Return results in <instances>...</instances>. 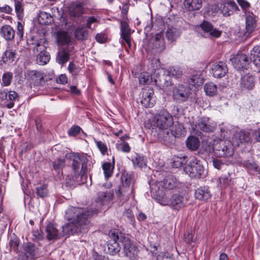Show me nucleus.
<instances>
[{
	"label": "nucleus",
	"mask_w": 260,
	"mask_h": 260,
	"mask_svg": "<svg viewBox=\"0 0 260 260\" xmlns=\"http://www.w3.org/2000/svg\"><path fill=\"white\" fill-rule=\"evenodd\" d=\"M72 161L71 167L73 171V185H80L86 182L87 176V164L88 160L87 154L84 153H72L67 156Z\"/></svg>",
	"instance_id": "nucleus-1"
},
{
	"label": "nucleus",
	"mask_w": 260,
	"mask_h": 260,
	"mask_svg": "<svg viewBox=\"0 0 260 260\" xmlns=\"http://www.w3.org/2000/svg\"><path fill=\"white\" fill-rule=\"evenodd\" d=\"M154 125L159 129L164 130V141L166 143H170L174 137L173 132L168 128L173 124L172 115L166 110H162L157 113L154 117Z\"/></svg>",
	"instance_id": "nucleus-2"
},
{
	"label": "nucleus",
	"mask_w": 260,
	"mask_h": 260,
	"mask_svg": "<svg viewBox=\"0 0 260 260\" xmlns=\"http://www.w3.org/2000/svg\"><path fill=\"white\" fill-rule=\"evenodd\" d=\"M98 211L96 209H89L71 207L67 209L65 217L69 221L82 223L84 219L90 221L89 218L94 214H96Z\"/></svg>",
	"instance_id": "nucleus-3"
},
{
	"label": "nucleus",
	"mask_w": 260,
	"mask_h": 260,
	"mask_svg": "<svg viewBox=\"0 0 260 260\" xmlns=\"http://www.w3.org/2000/svg\"><path fill=\"white\" fill-rule=\"evenodd\" d=\"M157 200L161 205L169 206L177 210L183 208L188 202L186 198L179 194H174L170 198H167L165 194H159L157 195Z\"/></svg>",
	"instance_id": "nucleus-4"
},
{
	"label": "nucleus",
	"mask_w": 260,
	"mask_h": 260,
	"mask_svg": "<svg viewBox=\"0 0 260 260\" xmlns=\"http://www.w3.org/2000/svg\"><path fill=\"white\" fill-rule=\"evenodd\" d=\"M83 222L82 223H76L73 221H70L64 224L62 227L61 237L87 232L91 226V223L90 221L86 219H84Z\"/></svg>",
	"instance_id": "nucleus-5"
},
{
	"label": "nucleus",
	"mask_w": 260,
	"mask_h": 260,
	"mask_svg": "<svg viewBox=\"0 0 260 260\" xmlns=\"http://www.w3.org/2000/svg\"><path fill=\"white\" fill-rule=\"evenodd\" d=\"M184 171L192 178H203L206 172L202 162L197 158H193L184 167Z\"/></svg>",
	"instance_id": "nucleus-6"
},
{
	"label": "nucleus",
	"mask_w": 260,
	"mask_h": 260,
	"mask_svg": "<svg viewBox=\"0 0 260 260\" xmlns=\"http://www.w3.org/2000/svg\"><path fill=\"white\" fill-rule=\"evenodd\" d=\"M110 240L107 243L106 253L110 255H115L118 253L121 249L119 242L122 243L124 236L118 230L111 231L109 233Z\"/></svg>",
	"instance_id": "nucleus-7"
},
{
	"label": "nucleus",
	"mask_w": 260,
	"mask_h": 260,
	"mask_svg": "<svg viewBox=\"0 0 260 260\" xmlns=\"http://www.w3.org/2000/svg\"><path fill=\"white\" fill-rule=\"evenodd\" d=\"M191 94L190 88L183 84H178L172 89L173 99L179 103L187 101Z\"/></svg>",
	"instance_id": "nucleus-8"
},
{
	"label": "nucleus",
	"mask_w": 260,
	"mask_h": 260,
	"mask_svg": "<svg viewBox=\"0 0 260 260\" xmlns=\"http://www.w3.org/2000/svg\"><path fill=\"white\" fill-rule=\"evenodd\" d=\"M216 123L207 117H201L198 119L192 129L196 134L199 130L206 133L213 132L216 128Z\"/></svg>",
	"instance_id": "nucleus-9"
},
{
	"label": "nucleus",
	"mask_w": 260,
	"mask_h": 260,
	"mask_svg": "<svg viewBox=\"0 0 260 260\" xmlns=\"http://www.w3.org/2000/svg\"><path fill=\"white\" fill-rule=\"evenodd\" d=\"M213 149L217 155L221 157H229L233 154V150L230 141L220 139L214 144Z\"/></svg>",
	"instance_id": "nucleus-10"
},
{
	"label": "nucleus",
	"mask_w": 260,
	"mask_h": 260,
	"mask_svg": "<svg viewBox=\"0 0 260 260\" xmlns=\"http://www.w3.org/2000/svg\"><path fill=\"white\" fill-rule=\"evenodd\" d=\"M147 47L151 50L153 53L161 52L165 48V43L162 35L160 33L156 34L149 41Z\"/></svg>",
	"instance_id": "nucleus-11"
},
{
	"label": "nucleus",
	"mask_w": 260,
	"mask_h": 260,
	"mask_svg": "<svg viewBox=\"0 0 260 260\" xmlns=\"http://www.w3.org/2000/svg\"><path fill=\"white\" fill-rule=\"evenodd\" d=\"M43 42V40L39 41L33 49L34 52L36 51L40 52L37 58V62L42 66L47 64L50 59L49 53L45 51V46L42 44Z\"/></svg>",
	"instance_id": "nucleus-12"
},
{
	"label": "nucleus",
	"mask_w": 260,
	"mask_h": 260,
	"mask_svg": "<svg viewBox=\"0 0 260 260\" xmlns=\"http://www.w3.org/2000/svg\"><path fill=\"white\" fill-rule=\"evenodd\" d=\"M141 103L145 108H150L154 106L155 99L153 96V89L149 87L143 88L141 93Z\"/></svg>",
	"instance_id": "nucleus-13"
},
{
	"label": "nucleus",
	"mask_w": 260,
	"mask_h": 260,
	"mask_svg": "<svg viewBox=\"0 0 260 260\" xmlns=\"http://www.w3.org/2000/svg\"><path fill=\"white\" fill-rule=\"evenodd\" d=\"M231 61L234 67L239 71L247 69L249 63L246 55L242 52H238L231 59Z\"/></svg>",
	"instance_id": "nucleus-14"
},
{
	"label": "nucleus",
	"mask_w": 260,
	"mask_h": 260,
	"mask_svg": "<svg viewBox=\"0 0 260 260\" xmlns=\"http://www.w3.org/2000/svg\"><path fill=\"white\" fill-rule=\"evenodd\" d=\"M122 246L124 255L132 260H134L138 253L137 247L132 243L128 238L125 237L122 241Z\"/></svg>",
	"instance_id": "nucleus-15"
},
{
	"label": "nucleus",
	"mask_w": 260,
	"mask_h": 260,
	"mask_svg": "<svg viewBox=\"0 0 260 260\" xmlns=\"http://www.w3.org/2000/svg\"><path fill=\"white\" fill-rule=\"evenodd\" d=\"M132 183L131 177L126 176L124 180H122V185L120 186L118 191L116 193L117 195L119 197L125 196V199H128L129 195L133 192Z\"/></svg>",
	"instance_id": "nucleus-16"
},
{
	"label": "nucleus",
	"mask_w": 260,
	"mask_h": 260,
	"mask_svg": "<svg viewBox=\"0 0 260 260\" xmlns=\"http://www.w3.org/2000/svg\"><path fill=\"white\" fill-rule=\"evenodd\" d=\"M17 96V93L14 91H0V101L3 102L4 106L11 109L13 107L14 102L16 101Z\"/></svg>",
	"instance_id": "nucleus-17"
},
{
	"label": "nucleus",
	"mask_w": 260,
	"mask_h": 260,
	"mask_svg": "<svg viewBox=\"0 0 260 260\" xmlns=\"http://www.w3.org/2000/svg\"><path fill=\"white\" fill-rule=\"evenodd\" d=\"M256 16L252 13L245 12L246 32L244 34L245 36H248L256 29Z\"/></svg>",
	"instance_id": "nucleus-18"
},
{
	"label": "nucleus",
	"mask_w": 260,
	"mask_h": 260,
	"mask_svg": "<svg viewBox=\"0 0 260 260\" xmlns=\"http://www.w3.org/2000/svg\"><path fill=\"white\" fill-rule=\"evenodd\" d=\"M201 29L203 31L205 36L211 38H219L221 31L214 28L209 22L204 21L200 25Z\"/></svg>",
	"instance_id": "nucleus-19"
},
{
	"label": "nucleus",
	"mask_w": 260,
	"mask_h": 260,
	"mask_svg": "<svg viewBox=\"0 0 260 260\" xmlns=\"http://www.w3.org/2000/svg\"><path fill=\"white\" fill-rule=\"evenodd\" d=\"M228 71L226 64L222 61H218L212 65L211 72L214 77L220 78L225 75Z\"/></svg>",
	"instance_id": "nucleus-20"
},
{
	"label": "nucleus",
	"mask_w": 260,
	"mask_h": 260,
	"mask_svg": "<svg viewBox=\"0 0 260 260\" xmlns=\"http://www.w3.org/2000/svg\"><path fill=\"white\" fill-rule=\"evenodd\" d=\"M255 84V77L249 73L242 76L240 81V87L242 90H251Z\"/></svg>",
	"instance_id": "nucleus-21"
},
{
	"label": "nucleus",
	"mask_w": 260,
	"mask_h": 260,
	"mask_svg": "<svg viewBox=\"0 0 260 260\" xmlns=\"http://www.w3.org/2000/svg\"><path fill=\"white\" fill-rule=\"evenodd\" d=\"M113 197V193L110 190L101 191L98 194L96 202L100 206H108Z\"/></svg>",
	"instance_id": "nucleus-22"
},
{
	"label": "nucleus",
	"mask_w": 260,
	"mask_h": 260,
	"mask_svg": "<svg viewBox=\"0 0 260 260\" xmlns=\"http://www.w3.org/2000/svg\"><path fill=\"white\" fill-rule=\"evenodd\" d=\"M36 250L34 245H27L19 255L18 260H35Z\"/></svg>",
	"instance_id": "nucleus-23"
},
{
	"label": "nucleus",
	"mask_w": 260,
	"mask_h": 260,
	"mask_svg": "<svg viewBox=\"0 0 260 260\" xmlns=\"http://www.w3.org/2000/svg\"><path fill=\"white\" fill-rule=\"evenodd\" d=\"M46 237L49 240L57 239L61 237V233H59L55 226L49 223L46 227Z\"/></svg>",
	"instance_id": "nucleus-24"
},
{
	"label": "nucleus",
	"mask_w": 260,
	"mask_h": 260,
	"mask_svg": "<svg viewBox=\"0 0 260 260\" xmlns=\"http://www.w3.org/2000/svg\"><path fill=\"white\" fill-rule=\"evenodd\" d=\"M121 38L128 46L131 47V29L125 22H121Z\"/></svg>",
	"instance_id": "nucleus-25"
},
{
	"label": "nucleus",
	"mask_w": 260,
	"mask_h": 260,
	"mask_svg": "<svg viewBox=\"0 0 260 260\" xmlns=\"http://www.w3.org/2000/svg\"><path fill=\"white\" fill-rule=\"evenodd\" d=\"M194 196L199 200L207 201L211 198V194L208 187L203 186L195 190Z\"/></svg>",
	"instance_id": "nucleus-26"
},
{
	"label": "nucleus",
	"mask_w": 260,
	"mask_h": 260,
	"mask_svg": "<svg viewBox=\"0 0 260 260\" xmlns=\"http://www.w3.org/2000/svg\"><path fill=\"white\" fill-rule=\"evenodd\" d=\"M27 76L29 80L36 85L41 84L44 80V75L40 71H29L27 72Z\"/></svg>",
	"instance_id": "nucleus-27"
},
{
	"label": "nucleus",
	"mask_w": 260,
	"mask_h": 260,
	"mask_svg": "<svg viewBox=\"0 0 260 260\" xmlns=\"http://www.w3.org/2000/svg\"><path fill=\"white\" fill-rule=\"evenodd\" d=\"M1 35L6 40H12L15 35L13 28L9 25H5L0 28Z\"/></svg>",
	"instance_id": "nucleus-28"
},
{
	"label": "nucleus",
	"mask_w": 260,
	"mask_h": 260,
	"mask_svg": "<svg viewBox=\"0 0 260 260\" xmlns=\"http://www.w3.org/2000/svg\"><path fill=\"white\" fill-rule=\"evenodd\" d=\"M180 35V29L173 26L169 27L166 32V38L171 42L175 41Z\"/></svg>",
	"instance_id": "nucleus-29"
},
{
	"label": "nucleus",
	"mask_w": 260,
	"mask_h": 260,
	"mask_svg": "<svg viewBox=\"0 0 260 260\" xmlns=\"http://www.w3.org/2000/svg\"><path fill=\"white\" fill-rule=\"evenodd\" d=\"M202 0H185V8L189 11L199 10L202 6Z\"/></svg>",
	"instance_id": "nucleus-30"
},
{
	"label": "nucleus",
	"mask_w": 260,
	"mask_h": 260,
	"mask_svg": "<svg viewBox=\"0 0 260 260\" xmlns=\"http://www.w3.org/2000/svg\"><path fill=\"white\" fill-rule=\"evenodd\" d=\"M189 83L191 86H199L204 83L203 78L201 77V72L193 71L192 73L191 78L189 81Z\"/></svg>",
	"instance_id": "nucleus-31"
},
{
	"label": "nucleus",
	"mask_w": 260,
	"mask_h": 260,
	"mask_svg": "<svg viewBox=\"0 0 260 260\" xmlns=\"http://www.w3.org/2000/svg\"><path fill=\"white\" fill-rule=\"evenodd\" d=\"M38 21L41 24L49 25L53 22V18L50 14L42 11L38 15Z\"/></svg>",
	"instance_id": "nucleus-32"
},
{
	"label": "nucleus",
	"mask_w": 260,
	"mask_h": 260,
	"mask_svg": "<svg viewBox=\"0 0 260 260\" xmlns=\"http://www.w3.org/2000/svg\"><path fill=\"white\" fill-rule=\"evenodd\" d=\"M186 145L189 150L194 151L199 148L200 142L198 138L194 136H190L186 141Z\"/></svg>",
	"instance_id": "nucleus-33"
},
{
	"label": "nucleus",
	"mask_w": 260,
	"mask_h": 260,
	"mask_svg": "<svg viewBox=\"0 0 260 260\" xmlns=\"http://www.w3.org/2000/svg\"><path fill=\"white\" fill-rule=\"evenodd\" d=\"M237 8V6L234 2H229L225 4L222 12L224 16H230Z\"/></svg>",
	"instance_id": "nucleus-34"
},
{
	"label": "nucleus",
	"mask_w": 260,
	"mask_h": 260,
	"mask_svg": "<svg viewBox=\"0 0 260 260\" xmlns=\"http://www.w3.org/2000/svg\"><path fill=\"white\" fill-rule=\"evenodd\" d=\"M177 185V181L176 178L173 176H168L164 180L163 186L165 188L169 189H173Z\"/></svg>",
	"instance_id": "nucleus-35"
},
{
	"label": "nucleus",
	"mask_w": 260,
	"mask_h": 260,
	"mask_svg": "<svg viewBox=\"0 0 260 260\" xmlns=\"http://www.w3.org/2000/svg\"><path fill=\"white\" fill-rule=\"evenodd\" d=\"M69 10L70 15L74 17H79L83 13L82 7L78 4L74 3L71 4Z\"/></svg>",
	"instance_id": "nucleus-36"
},
{
	"label": "nucleus",
	"mask_w": 260,
	"mask_h": 260,
	"mask_svg": "<svg viewBox=\"0 0 260 260\" xmlns=\"http://www.w3.org/2000/svg\"><path fill=\"white\" fill-rule=\"evenodd\" d=\"M251 56L253 59V63L256 66H260V46H256L253 47L251 51Z\"/></svg>",
	"instance_id": "nucleus-37"
},
{
	"label": "nucleus",
	"mask_w": 260,
	"mask_h": 260,
	"mask_svg": "<svg viewBox=\"0 0 260 260\" xmlns=\"http://www.w3.org/2000/svg\"><path fill=\"white\" fill-rule=\"evenodd\" d=\"M204 88L206 94L209 96L215 95L217 91L216 85L212 82L206 83Z\"/></svg>",
	"instance_id": "nucleus-38"
},
{
	"label": "nucleus",
	"mask_w": 260,
	"mask_h": 260,
	"mask_svg": "<svg viewBox=\"0 0 260 260\" xmlns=\"http://www.w3.org/2000/svg\"><path fill=\"white\" fill-rule=\"evenodd\" d=\"M70 58V55L67 51L65 50H62L58 52L57 57V62L61 65L67 62Z\"/></svg>",
	"instance_id": "nucleus-39"
},
{
	"label": "nucleus",
	"mask_w": 260,
	"mask_h": 260,
	"mask_svg": "<svg viewBox=\"0 0 260 260\" xmlns=\"http://www.w3.org/2000/svg\"><path fill=\"white\" fill-rule=\"evenodd\" d=\"M15 10L19 20H22L24 16V9L22 3L18 1H14Z\"/></svg>",
	"instance_id": "nucleus-40"
},
{
	"label": "nucleus",
	"mask_w": 260,
	"mask_h": 260,
	"mask_svg": "<svg viewBox=\"0 0 260 260\" xmlns=\"http://www.w3.org/2000/svg\"><path fill=\"white\" fill-rule=\"evenodd\" d=\"M74 34L76 38L79 40L86 39L88 36L87 31L83 27L76 28Z\"/></svg>",
	"instance_id": "nucleus-41"
},
{
	"label": "nucleus",
	"mask_w": 260,
	"mask_h": 260,
	"mask_svg": "<svg viewBox=\"0 0 260 260\" xmlns=\"http://www.w3.org/2000/svg\"><path fill=\"white\" fill-rule=\"evenodd\" d=\"M168 74L172 77L179 78L182 75V71L178 67H172L168 70Z\"/></svg>",
	"instance_id": "nucleus-42"
},
{
	"label": "nucleus",
	"mask_w": 260,
	"mask_h": 260,
	"mask_svg": "<svg viewBox=\"0 0 260 260\" xmlns=\"http://www.w3.org/2000/svg\"><path fill=\"white\" fill-rule=\"evenodd\" d=\"M71 41L68 34L64 32H60L57 35V42L62 45L68 44Z\"/></svg>",
	"instance_id": "nucleus-43"
},
{
	"label": "nucleus",
	"mask_w": 260,
	"mask_h": 260,
	"mask_svg": "<svg viewBox=\"0 0 260 260\" xmlns=\"http://www.w3.org/2000/svg\"><path fill=\"white\" fill-rule=\"evenodd\" d=\"M104 173L106 178H109L113 173L114 169V165H112L110 162H105L102 165Z\"/></svg>",
	"instance_id": "nucleus-44"
},
{
	"label": "nucleus",
	"mask_w": 260,
	"mask_h": 260,
	"mask_svg": "<svg viewBox=\"0 0 260 260\" xmlns=\"http://www.w3.org/2000/svg\"><path fill=\"white\" fill-rule=\"evenodd\" d=\"M132 161L135 166L140 168H142L146 166V160L144 156L137 154L133 158Z\"/></svg>",
	"instance_id": "nucleus-45"
},
{
	"label": "nucleus",
	"mask_w": 260,
	"mask_h": 260,
	"mask_svg": "<svg viewBox=\"0 0 260 260\" xmlns=\"http://www.w3.org/2000/svg\"><path fill=\"white\" fill-rule=\"evenodd\" d=\"M139 83L141 84H148L152 81V77L149 73L147 72L142 73L139 78Z\"/></svg>",
	"instance_id": "nucleus-46"
},
{
	"label": "nucleus",
	"mask_w": 260,
	"mask_h": 260,
	"mask_svg": "<svg viewBox=\"0 0 260 260\" xmlns=\"http://www.w3.org/2000/svg\"><path fill=\"white\" fill-rule=\"evenodd\" d=\"M15 53L12 50H6L2 55V60L4 62H11L15 57Z\"/></svg>",
	"instance_id": "nucleus-47"
},
{
	"label": "nucleus",
	"mask_w": 260,
	"mask_h": 260,
	"mask_svg": "<svg viewBox=\"0 0 260 260\" xmlns=\"http://www.w3.org/2000/svg\"><path fill=\"white\" fill-rule=\"evenodd\" d=\"M65 163L66 160L64 159L58 158L53 162V168L56 171L59 172L64 167Z\"/></svg>",
	"instance_id": "nucleus-48"
},
{
	"label": "nucleus",
	"mask_w": 260,
	"mask_h": 260,
	"mask_svg": "<svg viewBox=\"0 0 260 260\" xmlns=\"http://www.w3.org/2000/svg\"><path fill=\"white\" fill-rule=\"evenodd\" d=\"M94 142L102 154L103 155H106L108 152V148L106 144H105L102 141H98L95 139H94Z\"/></svg>",
	"instance_id": "nucleus-49"
},
{
	"label": "nucleus",
	"mask_w": 260,
	"mask_h": 260,
	"mask_svg": "<svg viewBox=\"0 0 260 260\" xmlns=\"http://www.w3.org/2000/svg\"><path fill=\"white\" fill-rule=\"evenodd\" d=\"M238 137L240 143L248 142L250 139V133L245 131H241L239 133Z\"/></svg>",
	"instance_id": "nucleus-50"
},
{
	"label": "nucleus",
	"mask_w": 260,
	"mask_h": 260,
	"mask_svg": "<svg viewBox=\"0 0 260 260\" xmlns=\"http://www.w3.org/2000/svg\"><path fill=\"white\" fill-rule=\"evenodd\" d=\"M37 193L41 198L46 197L48 195V189L46 185H40L36 188Z\"/></svg>",
	"instance_id": "nucleus-51"
},
{
	"label": "nucleus",
	"mask_w": 260,
	"mask_h": 260,
	"mask_svg": "<svg viewBox=\"0 0 260 260\" xmlns=\"http://www.w3.org/2000/svg\"><path fill=\"white\" fill-rule=\"evenodd\" d=\"M243 166L246 168L247 169L252 170V171H257V164L253 161L250 160H245L243 162Z\"/></svg>",
	"instance_id": "nucleus-52"
},
{
	"label": "nucleus",
	"mask_w": 260,
	"mask_h": 260,
	"mask_svg": "<svg viewBox=\"0 0 260 260\" xmlns=\"http://www.w3.org/2000/svg\"><path fill=\"white\" fill-rule=\"evenodd\" d=\"M12 78V74L11 73H5L2 76V81L5 86H8L11 83Z\"/></svg>",
	"instance_id": "nucleus-53"
},
{
	"label": "nucleus",
	"mask_w": 260,
	"mask_h": 260,
	"mask_svg": "<svg viewBox=\"0 0 260 260\" xmlns=\"http://www.w3.org/2000/svg\"><path fill=\"white\" fill-rule=\"evenodd\" d=\"M156 260H174L173 256L168 252H160L157 255Z\"/></svg>",
	"instance_id": "nucleus-54"
},
{
	"label": "nucleus",
	"mask_w": 260,
	"mask_h": 260,
	"mask_svg": "<svg viewBox=\"0 0 260 260\" xmlns=\"http://www.w3.org/2000/svg\"><path fill=\"white\" fill-rule=\"evenodd\" d=\"M218 181L221 187H225L230 184L231 180L229 176H225L219 177Z\"/></svg>",
	"instance_id": "nucleus-55"
},
{
	"label": "nucleus",
	"mask_w": 260,
	"mask_h": 260,
	"mask_svg": "<svg viewBox=\"0 0 260 260\" xmlns=\"http://www.w3.org/2000/svg\"><path fill=\"white\" fill-rule=\"evenodd\" d=\"M81 131L80 126L74 125L72 126L68 131V135L70 136H75L77 135Z\"/></svg>",
	"instance_id": "nucleus-56"
},
{
	"label": "nucleus",
	"mask_w": 260,
	"mask_h": 260,
	"mask_svg": "<svg viewBox=\"0 0 260 260\" xmlns=\"http://www.w3.org/2000/svg\"><path fill=\"white\" fill-rule=\"evenodd\" d=\"M123 216L127 217L128 220L131 221L133 224H134V222H135L134 215H133L131 210L129 209L125 210L123 213Z\"/></svg>",
	"instance_id": "nucleus-57"
},
{
	"label": "nucleus",
	"mask_w": 260,
	"mask_h": 260,
	"mask_svg": "<svg viewBox=\"0 0 260 260\" xmlns=\"http://www.w3.org/2000/svg\"><path fill=\"white\" fill-rule=\"evenodd\" d=\"M9 245L11 249H13L15 251H17L19 247L18 240L16 238L11 239L10 241Z\"/></svg>",
	"instance_id": "nucleus-58"
},
{
	"label": "nucleus",
	"mask_w": 260,
	"mask_h": 260,
	"mask_svg": "<svg viewBox=\"0 0 260 260\" xmlns=\"http://www.w3.org/2000/svg\"><path fill=\"white\" fill-rule=\"evenodd\" d=\"M17 35L20 37L21 39H22L23 37V26L21 22H17Z\"/></svg>",
	"instance_id": "nucleus-59"
},
{
	"label": "nucleus",
	"mask_w": 260,
	"mask_h": 260,
	"mask_svg": "<svg viewBox=\"0 0 260 260\" xmlns=\"http://www.w3.org/2000/svg\"><path fill=\"white\" fill-rule=\"evenodd\" d=\"M12 11V8L9 5H5L3 6H0V12L11 14Z\"/></svg>",
	"instance_id": "nucleus-60"
},
{
	"label": "nucleus",
	"mask_w": 260,
	"mask_h": 260,
	"mask_svg": "<svg viewBox=\"0 0 260 260\" xmlns=\"http://www.w3.org/2000/svg\"><path fill=\"white\" fill-rule=\"evenodd\" d=\"M239 5L243 9L246 10L250 7V4L246 0H237Z\"/></svg>",
	"instance_id": "nucleus-61"
},
{
	"label": "nucleus",
	"mask_w": 260,
	"mask_h": 260,
	"mask_svg": "<svg viewBox=\"0 0 260 260\" xmlns=\"http://www.w3.org/2000/svg\"><path fill=\"white\" fill-rule=\"evenodd\" d=\"M213 165L214 168L217 169H220L221 167L224 165V164L219 159L217 158L213 159Z\"/></svg>",
	"instance_id": "nucleus-62"
},
{
	"label": "nucleus",
	"mask_w": 260,
	"mask_h": 260,
	"mask_svg": "<svg viewBox=\"0 0 260 260\" xmlns=\"http://www.w3.org/2000/svg\"><path fill=\"white\" fill-rule=\"evenodd\" d=\"M56 82L57 83L59 84H66L68 82V78L66 75L61 74L57 79Z\"/></svg>",
	"instance_id": "nucleus-63"
},
{
	"label": "nucleus",
	"mask_w": 260,
	"mask_h": 260,
	"mask_svg": "<svg viewBox=\"0 0 260 260\" xmlns=\"http://www.w3.org/2000/svg\"><path fill=\"white\" fill-rule=\"evenodd\" d=\"M106 38H107L105 35L103 34H98L95 36L96 40L100 43H103L105 42Z\"/></svg>",
	"instance_id": "nucleus-64"
}]
</instances>
